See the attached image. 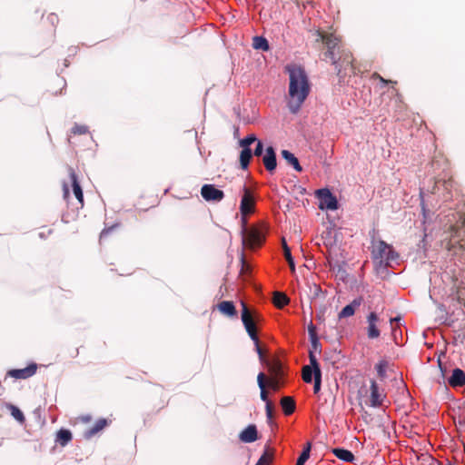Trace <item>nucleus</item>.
<instances>
[{"instance_id":"obj_1","label":"nucleus","mask_w":465,"mask_h":465,"mask_svg":"<svg viewBox=\"0 0 465 465\" xmlns=\"http://www.w3.org/2000/svg\"><path fill=\"white\" fill-rule=\"evenodd\" d=\"M289 74V88L287 95V107L292 114H297L307 99L311 85L305 70L296 64L285 67Z\"/></svg>"},{"instance_id":"obj_2","label":"nucleus","mask_w":465,"mask_h":465,"mask_svg":"<svg viewBox=\"0 0 465 465\" xmlns=\"http://www.w3.org/2000/svg\"><path fill=\"white\" fill-rule=\"evenodd\" d=\"M317 42H322L327 48L324 53V56L329 58L332 64L338 67L340 65L339 61L336 58V51L340 53L341 39L333 34H329L322 31L317 32Z\"/></svg>"},{"instance_id":"obj_3","label":"nucleus","mask_w":465,"mask_h":465,"mask_svg":"<svg viewBox=\"0 0 465 465\" xmlns=\"http://www.w3.org/2000/svg\"><path fill=\"white\" fill-rule=\"evenodd\" d=\"M371 252L374 259H379L381 263L385 262L386 265H390L391 262L398 258V253L393 247L382 240L372 243Z\"/></svg>"},{"instance_id":"obj_4","label":"nucleus","mask_w":465,"mask_h":465,"mask_svg":"<svg viewBox=\"0 0 465 465\" xmlns=\"http://www.w3.org/2000/svg\"><path fill=\"white\" fill-rule=\"evenodd\" d=\"M242 244L250 249L259 247L264 241V234L257 227L242 229Z\"/></svg>"},{"instance_id":"obj_5","label":"nucleus","mask_w":465,"mask_h":465,"mask_svg":"<svg viewBox=\"0 0 465 465\" xmlns=\"http://www.w3.org/2000/svg\"><path fill=\"white\" fill-rule=\"evenodd\" d=\"M337 61H339V64H340V65L338 67L335 66L338 75L343 76L342 71H344V75H345L347 69H349L351 74L353 75H356L358 74V70L354 64V59L352 57V54L350 51L342 50L341 52L340 57L337 59Z\"/></svg>"},{"instance_id":"obj_6","label":"nucleus","mask_w":465,"mask_h":465,"mask_svg":"<svg viewBox=\"0 0 465 465\" xmlns=\"http://www.w3.org/2000/svg\"><path fill=\"white\" fill-rule=\"evenodd\" d=\"M317 196L320 200L319 208L321 210H337L338 201L329 189H320L317 191Z\"/></svg>"},{"instance_id":"obj_7","label":"nucleus","mask_w":465,"mask_h":465,"mask_svg":"<svg viewBox=\"0 0 465 465\" xmlns=\"http://www.w3.org/2000/svg\"><path fill=\"white\" fill-rule=\"evenodd\" d=\"M242 191L243 194L241 200L240 211L242 216H247L254 212L255 199L247 186L243 185Z\"/></svg>"},{"instance_id":"obj_8","label":"nucleus","mask_w":465,"mask_h":465,"mask_svg":"<svg viewBox=\"0 0 465 465\" xmlns=\"http://www.w3.org/2000/svg\"><path fill=\"white\" fill-rule=\"evenodd\" d=\"M201 195L207 202H221L224 193L217 189L213 184H203L201 188Z\"/></svg>"},{"instance_id":"obj_9","label":"nucleus","mask_w":465,"mask_h":465,"mask_svg":"<svg viewBox=\"0 0 465 465\" xmlns=\"http://www.w3.org/2000/svg\"><path fill=\"white\" fill-rule=\"evenodd\" d=\"M67 172L70 178L73 193L75 198L77 199L80 207L83 208L84 205V193L80 183L78 181L77 175L75 173V171L73 167L69 166L67 168Z\"/></svg>"},{"instance_id":"obj_10","label":"nucleus","mask_w":465,"mask_h":465,"mask_svg":"<svg viewBox=\"0 0 465 465\" xmlns=\"http://www.w3.org/2000/svg\"><path fill=\"white\" fill-rule=\"evenodd\" d=\"M37 370V365L35 363H31L27 367L24 369H13L10 370L7 374L10 377H13L15 379H27L32 377Z\"/></svg>"},{"instance_id":"obj_11","label":"nucleus","mask_w":465,"mask_h":465,"mask_svg":"<svg viewBox=\"0 0 465 465\" xmlns=\"http://www.w3.org/2000/svg\"><path fill=\"white\" fill-rule=\"evenodd\" d=\"M379 317L376 312H371L367 317L368 328L367 336L369 339H377L380 337V330L377 327Z\"/></svg>"},{"instance_id":"obj_12","label":"nucleus","mask_w":465,"mask_h":465,"mask_svg":"<svg viewBox=\"0 0 465 465\" xmlns=\"http://www.w3.org/2000/svg\"><path fill=\"white\" fill-rule=\"evenodd\" d=\"M385 395L380 391L375 381H371V406L380 407L382 404Z\"/></svg>"},{"instance_id":"obj_13","label":"nucleus","mask_w":465,"mask_h":465,"mask_svg":"<svg viewBox=\"0 0 465 465\" xmlns=\"http://www.w3.org/2000/svg\"><path fill=\"white\" fill-rule=\"evenodd\" d=\"M241 441L244 443L254 442L258 440V431L254 424L248 425L239 435Z\"/></svg>"},{"instance_id":"obj_14","label":"nucleus","mask_w":465,"mask_h":465,"mask_svg":"<svg viewBox=\"0 0 465 465\" xmlns=\"http://www.w3.org/2000/svg\"><path fill=\"white\" fill-rule=\"evenodd\" d=\"M242 322L246 331L256 327L254 317L245 302H242Z\"/></svg>"},{"instance_id":"obj_15","label":"nucleus","mask_w":465,"mask_h":465,"mask_svg":"<svg viewBox=\"0 0 465 465\" xmlns=\"http://www.w3.org/2000/svg\"><path fill=\"white\" fill-rule=\"evenodd\" d=\"M262 163L266 170L270 173L273 172L277 166L276 154L272 146L266 149L265 155L262 158Z\"/></svg>"},{"instance_id":"obj_16","label":"nucleus","mask_w":465,"mask_h":465,"mask_svg":"<svg viewBox=\"0 0 465 465\" xmlns=\"http://www.w3.org/2000/svg\"><path fill=\"white\" fill-rule=\"evenodd\" d=\"M362 302L361 298L354 299L350 304L346 305L340 312L339 319L351 317L354 314L355 311L361 306Z\"/></svg>"},{"instance_id":"obj_17","label":"nucleus","mask_w":465,"mask_h":465,"mask_svg":"<svg viewBox=\"0 0 465 465\" xmlns=\"http://www.w3.org/2000/svg\"><path fill=\"white\" fill-rule=\"evenodd\" d=\"M268 367V371L272 376L282 377L283 374L282 362L279 359L274 358L264 361Z\"/></svg>"},{"instance_id":"obj_18","label":"nucleus","mask_w":465,"mask_h":465,"mask_svg":"<svg viewBox=\"0 0 465 465\" xmlns=\"http://www.w3.org/2000/svg\"><path fill=\"white\" fill-rule=\"evenodd\" d=\"M449 384L451 387H460L465 384V373L460 369H455L449 379Z\"/></svg>"},{"instance_id":"obj_19","label":"nucleus","mask_w":465,"mask_h":465,"mask_svg":"<svg viewBox=\"0 0 465 465\" xmlns=\"http://www.w3.org/2000/svg\"><path fill=\"white\" fill-rule=\"evenodd\" d=\"M281 407L285 415H291L294 412L296 408L295 401L292 397L285 396L281 399Z\"/></svg>"},{"instance_id":"obj_20","label":"nucleus","mask_w":465,"mask_h":465,"mask_svg":"<svg viewBox=\"0 0 465 465\" xmlns=\"http://www.w3.org/2000/svg\"><path fill=\"white\" fill-rule=\"evenodd\" d=\"M219 311L229 317H234L237 314L235 306L232 302L223 301L218 304Z\"/></svg>"},{"instance_id":"obj_21","label":"nucleus","mask_w":465,"mask_h":465,"mask_svg":"<svg viewBox=\"0 0 465 465\" xmlns=\"http://www.w3.org/2000/svg\"><path fill=\"white\" fill-rule=\"evenodd\" d=\"M108 425V421L106 419H99L95 421L94 425L90 428L88 430L85 431L84 436L85 438L89 439L95 435L97 432L101 431L103 429H104Z\"/></svg>"},{"instance_id":"obj_22","label":"nucleus","mask_w":465,"mask_h":465,"mask_svg":"<svg viewBox=\"0 0 465 465\" xmlns=\"http://www.w3.org/2000/svg\"><path fill=\"white\" fill-rule=\"evenodd\" d=\"M282 156L286 162L291 164L297 172H302V168L297 159V157L288 150L282 151Z\"/></svg>"},{"instance_id":"obj_23","label":"nucleus","mask_w":465,"mask_h":465,"mask_svg":"<svg viewBox=\"0 0 465 465\" xmlns=\"http://www.w3.org/2000/svg\"><path fill=\"white\" fill-rule=\"evenodd\" d=\"M73 439L72 432L66 429H61L56 434V442L62 447L66 446Z\"/></svg>"},{"instance_id":"obj_24","label":"nucleus","mask_w":465,"mask_h":465,"mask_svg":"<svg viewBox=\"0 0 465 465\" xmlns=\"http://www.w3.org/2000/svg\"><path fill=\"white\" fill-rule=\"evenodd\" d=\"M274 460V450L266 447L255 465H271Z\"/></svg>"},{"instance_id":"obj_25","label":"nucleus","mask_w":465,"mask_h":465,"mask_svg":"<svg viewBox=\"0 0 465 465\" xmlns=\"http://www.w3.org/2000/svg\"><path fill=\"white\" fill-rule=\"evenodd\" d=\"M331 451L338 459L343 461L352 462L355 459L353 453L345 449L335 448Z\"/></svg>"},{"instance_id":"obj_26","label":"nucleus","mask_w":465,"mask_h":465,"mask_svg":"<svg viewBox=\"0 0 465 465\" xmlns=\"http://www.w3.org/2000/svg\"><path fill=\"white\" fill-rule=\"evenodd\" d=\"M272 302L277 308L282 309L290 302V299L283 292H274Z\"/></svg>"},{"instance_id":"obj_27","label":"nucleus","mask_w":465,"mask_h":465,"mask_svg":"<svg viewBox=\"0 0 465 465\" xmlns=\"http://www.w3.org/2000/svg\"><path fill=\"white\" fill-rule=\"evenodd\" d=\"M257 382H258L259 388L261 389V394H260L261 400L267 403V401H270L268 400V392L266 391V377H265L264 373L260 372L258 374Z\"/></svg>"},{"instance_id":"obj_28","label":"nucleus","mask_w":465,"mask_h":465,"mask_svg":"<svg viewBox=\"0 0 465 465\" xmlns=\"http://www.w3.org/2000/svg\"><path fill=\"white\" fill-rule=\"evenodd\" d=\"M252 47L262 51H268L270 48L267 39L262 36H254L252 38Z\"/></svg>"},{"instance_id":"obj_29","label":"nucleus","mask_w":465,"mask_h":465,"mask_svg":"<svg viewBox=\"0 0 465 465\" xmlns=\"http://www.w3.org/2000/svg\"><path fill=\"white\" fill-rule=\"evenodd\" d=\"M252 158V150L250 148L242 149L240 153V164L242 169H247Z\"/></svg>"},{"instance_id":"obj_30","label":"nucleus","mask_w":465,"mask_h":465,"mask_svg":"<svg viewBox=\"0 0 465 465\" xmlns=\"http://www.w3.org/2000/svg\"><path fill=\"white\" fill-rule=\"evenodd\" d=\"M282 249H283V254H284V257L290 266V269L294 272L295 271V264H294V261H293V258L292 256V253H291V249L289 248V246L287 245L286 243V241L284 238H282Z\"/></svg>"},{"instance_id":"obj_31","label":"nucleus","mask_w":465,"mask_h":465,"mask_svg":"<svg viewBox=\"0 0 465 465\" xmlns=\"http://www.w3.org/2000/svg\"><path fill=\"white\" fill-rule=\"evenodd\" d=\"M312 375H313V369L309 366L305 365L302 368V377L304 382L311 383L312 381Z\"/></svg>"},{"instance_id":"obj_32","label":"nucleus","mask_w":465,"mask_h":465,"mask_svg":"<svg viewBox=\"0 0 465 465\" xmlns=\"http://www.w3.org/2000/svg\"><path fill=\"white\" fill-rule=\"evenodd\" d=\"M309 358H310V366L313 369V374H319L322 373L320 369V364L316 359V356L314 355L313 351L311 350L309 352Z\"/></svg>"},{"instance_id":"obj_33","label":"nucleus","mask_w":465,"mask_h":465,"mask_svg":"<svg viewBox=\"0 0 465 465\" xmlns=\"http://www.w3.org/2000/svg\"><path fill=\"white\" fill-rule=\"evenodd\" d=\"M311 444L308 443L307 447L303 449L302 452L299 456L296 465H303L310 457Z\"/></svg>"},{"instance_id":"obj_34","label":"nucleus","mask_w":465,"mask_h":465,"mask_svg":"<svg viewBox=\"0 0 465 465\" xmlns=\"http://www.w3.org/2000/svg\"><path fill=\"white\" fill-rule=\"evenodd\" d=\"M281 378L282 377L272 376V378L269 379L268 381H267V384H268L269 388L272 389L274 391H279V389L281 387Z\"/></svg>"},{"instance_id":"obj_35","label":"nucleus","mask_w":465,"mask_h":465,"mask_svg":"<svg viewBox=\"0 0 465 465\" xmlns=\"http://www.w3.org/2000/svg\"><path fill=\"white\" fill-rule=\"evenodd\" d=\"M10 410H11V414L12 416L18 421L20 422H24L25 420V416L23 414V412L15 406L14 405H11L10 406Z\"/></svg>"},{"instance_id":"obj_36","label":"nucleus","mask_w":465,"mask_h":465,"mask_svg":"<svg viewBox=\"0 0 465 465\" xmlns=\"http://www.w3.org/2000/svg\"><path fill=\"white\" fill-rule=\"evenodd\" d=\"M266 411V418L269 424L272 423V418H273V405L272 401H267V404L265 406Z\"/></svg>"},{"instance_id":"obj_37","label":"nucleus","mask_w":465,"mask_h":465,"mask_svg":"<svg viewBox=\"0 0 465 465\" xmlns=\"http://www.w3.org/2000/svg\"><path fill=\"white\" fill-rule=\"evenodd\" d=\"M71 133L73 134H86L88 133V127L86 125L75 124L72 128Z\"/></svg>"},{"instance_id":"obj_38","label":"nucleus","mask_w":465,"mask_h":465,"mask_svg":"<svg viewBox=\"0 0 465 465\" xmlns=\"http://www.w3.org/2000/svg\"><path fill=\"white\" fill-rule=\"evenodd\" d=\"M119 225L118 224H114L108 228H104L101 233H100V241H104L105 240L108 235L113 232L114 231Z\"/></svg>"},{"instance_id":"obj_39","label":"nucleus","mask_w":465,"mask_h":465,"mask_svg":"<svg viewBox=\"0 0 465 465\" xmlns=\"http://www.w3.org/2000/svg\"><path fill=\"white\" fill-rule=\"evenodd\" d=\"M313 378H314L313 391H314V393H318L321 390L322 373L313 374Z\"/></svg>"},{"instance_id":"obj_40","label":"nucleus","mask_w":465,"mask_h":465,"mask_svg":"<svg viewBox=\"0 0 465 465\" xmlns=\"http://www.w3.org/2000/svg\"><path fill=\"white\" fill-rule=\"evenodd\" d=\"M248 335L250 336V338L252 339V341L254 342V343H257L259 342V338H258V335H257V329L256 327L252 328V329H250L249 331H246Z\"/></svg>"},{"instance_id":"obj_41","label":"nucleus","mask_w":465,"mask_h":465,"mask_svg":"<svg viewBox=\"0 0 465 465\" xmlns=\"http://www.w3.org/2000/svg\"><path fill=\"white\" fill-rule=\"evenodd\" d=\"M254 345H255V351L259 356L260 361L262 362H264L266 360H265V356H264V351L260 346V341L257 343H254Z\"/></svg>"},{"instance_id":"obj_42","label":"nucleus","mask_w":465,"mask_h":465,"mask_svg":"<svg viewBox=\"0 0 465 465\" xmlns=\"http://www.w3.org/2000/svg\"><path fill=\"white\" fill-rule=\"evenodd\" d=\"M263 152V144L261 141H257L256 147L254 149L253 154L255 156H261Z\"/></svg>"},{"instance_id":"obj_43","label":"nucleus","mask_w":465,"mask_h":465,"mask_svg":"<svg viewBox=\"0 0 465 465\" xmlns=\"http://www.w3.org/2000/svg\"><path fill=\"white\" fill-rule=\"evenodd\" d=\"M308 332L310 339L317 338L316 327L312 323L308 326Z\"/></svg>"},{"instance_id":"obj_44","label":"nucleus","mask_w":465,"mask_h":465,"mask_svg":"<svg viewBox=\"0 0 465 465\" xmlns=\"http://www.w3.org/2000/svg\"><path fill=\"white\" fill-rule=\"evenodd\" d=\"M70 196L69 186L66 183H63V197L64 200H68Z\"/></svg>"},{"instance_id":"obj_45","label":"nucleus","mask_w":465,"mask_h":465,"mask_svg":"<svg viewBox=\"0 0 465 465\" xmlns=\"http://www.w3.org/2000/svg\"><path fill=\"white\" fill-rule=\"evenodd\" d=\"M311 340V343H312V348L315 351H320L321 350V343L319 341V339L318 337L317 338H312V339H310Z\"/></svg>"},{"instance_id":"obj_46","label":"nucleus","mask_w":465,"mask_h":465,"mask_svg":"<svg viewBox=\"0 0 465 465\" xmlns=\"http://www.w3.org/2000/svg\"><path fill=\"white\" fill-rule=\"evenodd\" d=\"M376 369H377V372H378L379 376L384 377V375H385V364L379 363L376 366Z\"/></svg>"},{"instance_id":"obj_47","label":"nucleus","mask_w":465,"mask_h":465,"mask_svg":"<svg viewBox=\"0 0 465 465\" xmlns=\"http://www.w3.org/2000/svg\"><path fill=\"white\" fill-rule=\"evenodd\" d=\"M401 318L400 317H395V318H391L390 320V322L391 324V329H392V334L394 335L395 331H396V327L393 325L394 322H400Z\"/></svg>"},{"instance_id":"obj_48","label":"nucleus","mask_w":465,"mask_h":465,"mask_svg":"<svg viewBox=\"0 0 465 465\" xmlns=\"http://www.w3.org/2000/svg\"><path fill=\"white\" fill-rule=\"evenodd\" d=\"M250 145L251 143L246 138H243L240 141V146L242 147V149L250 148Z\"/></svg>"},{"instance_id":"obj_49","label":"nucleus","mask_w":465,"mask_h":465,"mask_svg":"<svg viewBox=\"0 0 465 465\" xmlns=\"http://www.w3.org/2000/svg\"><path fill=\"white\" fill-rule=\"evenodd\" d=\"M250 145L251 143L246 138H243L240 141V146L242 147V149L250 148Z\"/></svg>"},{"instance_id":"obj_50","label":"nucleus","mask_w":465,"mask_h":465,"mask_svg":"<svg viewBox=\"0 0 465 465\" xmlns=\"http://www.w3.org/2000/svg\"><path fill=\"white\" fill-rule=\"evenodd\" d=\"M245 138L250 142L251 144L252 143L258 141L256 136H255V134H251L247 135Z\"/></svg>"},{"instance_id":"obj_51","label":"nucleus","mask_w":465,"mask_h":465,"mask_svg":"<svg viewBox=\"0 0 465 465\" xmlns=\"http://www.w3.org/2000/svg\"><path fill=\"white\" fill-rule=\"evenodd\" d=\"M379 81H380L381 83L384 84H397V82H396V81L387 80V79H385V78H383V77H380V80H379Z\"/></svg>"},{"instance_id":"obj_52","label":"nucleus","mask_w":465,"mask_h":465,"mask_svg":"<svg viewBox=\"0 0 465 465\" xmlns=\"http://www.w3.org/2000/svg\"><path fill=\"white\" fill-rule=\"evenodd\" d=\"M252 316L254 317V321H255V324H256L257 322H259L261 321V315L256 312H252Z\"/></svg>"},{"instance_id":"obj_53","label":"nucleus","mask_w":465,"mask_h":465,"mask_svg":"<svg viewBox=\"0 0 465 465\" xmlns=\"http://www.w3.org/2000/svg\"><path fill=\"white\" fill-rule=\"evenodd\" d=\"M380 77H382V76L376 72L371 74V79L380 80Z\"/></svg>"},{"instance_id":"obj_54","label":"nucleus","mask_w":465,"mask_h":465,"mask_svg":"<svg viewBox=\"0 0 465 465\" xmlns=\"http://www.w3.org/2000/svg\"><path fill=\"white\" fill-rule=\"evenodd\" d=\"M241 262H242V272H243L246 264H245V259H244V256L242 255V258H241Z\"/></svg>"},{"instance_id":"obj_55","label":"nucleus","mask_w":465,"mask_h":465,"mask_svg":"<svg viewBox=\"0 0 465 465\" xmlns=\"http://www.w3.org/2000/svg\"><path fill=\"white\" fill-rule=\"evenodd\" d=\"M82 420L84 421V422H88L91 420V417L90 416H84V417H82Z\"/></svg>"},{"instance_id":"obj_56","label":"nucleus","mask_w":465,"mask_h":465,"mask_svg":"<svg viewBox=\"0 0 465 465\" xmlns=\"http://www.w3.org/2000/svg\"><path fill=\"white\" fill-rule=\"evenodd\" d=\"M442 183H443V185H448V184L451 183V181H448V182L443 181Z\"/></svg>"},{"instance_id":"obj_57","label":"nucleus","mask_w":465,"mask_h":465,"mask_svg":"<svg viewBox=\"0 0 465 465\" xmlns=\"http://www.w3.org/2000/svg\"><path fill=\"white\" fill-rule=\"evenodd\" d=\"M440 183H441L440 181L436 182V187H438Z\"/></svg>"}]
</instances>
